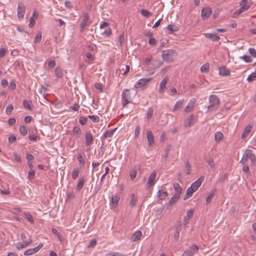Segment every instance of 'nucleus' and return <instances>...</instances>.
Returning a JSON list of instances; mask_svg holds the SVG:
<instances>
[{
    "mask_svg": "<svg viewBox=\"0 0 256 256\" xmlns=\"http://www.w3.org/2000/svg\"><path fill=\"white\" fill-rule=\"evenodd\" d=\"M195 118L193 114H191L189 118L185 121L184 126L188 127L192 126L194 122Z\"/></svg>",
    "mask_w": 256,
    "mask_h": 256,
    "instance_id": "6ab92c4d",
    "label": "nucleus"
},
{
    "mask_svg": "<svg viewBox=\"0 0 256 256\" xmlns=\"http://www.w3.org/2000/svg\"><path fill=\"white\" fill-rule=\"evenodd\" d=\"M164 209V208H160L156 210L155 216H156V218H158V217L162 215Z\"/></svg>",
    "mask_w": 256,
    "mask_h": 256,
    "instance_id": "a18cd8bd",
    "label": "nucleus"
},
{
    "mask_svg": "<svg viewBox=\"0 0 256 256\" xmlns=\"http://www.w3.org/2000/svg\"><path fill=\"white\" fill-rule=\"evenodd\" d=\"M137 175V170L135 168L132 169L130 172V176L131 180H133Z\"/></svg>",
    "mask_w": 256,
    "mask_h": 256,
    "instance_id": "e433bc0d",
    "label": "nucleus"
},
{
    "mask_svg": "<svg viewBox=\"0 0 256 256\" xmlns=\"http://www.w3.org/2000/svg\"><path fill=\"white\" fill-rule=\"evenodd\" d=\"M223 134L220 132H217L214 134V140L216 142H219L223 138Z\"/></svg>",
    "mask_w": 256,
    "mask_h": 256,
    "instance_id": "72a5a7b5",
    "label": "nucleus"
},
{
    "mask_svg": "<svg viewBox=\"0 0 256 256\" xmlns=\"http://www.w3.org/2000/svg\"><path fill=\"white\" fill-rule=\"evenodd\" d=\"M6 52V50L4 48H0V58L4 57Z\"/></svg>",
    "mask_w": 256,
    "mask_h": 256,
    "instance_id": "69168bd1",
    "label": "nucleus"
},
{
    "mask_svg": "<svg viewBox=\"0 0 256 256\" xmlns=\"http://www.w3.org/2000/svg\"><path fill=\"white\" fill-rule=\"evenodd\" d=\"M86 58L90 61H92L94 60V58L93 57L92 54L89 52L86 54Z\"/></svg>",
    "mask_w": 256,
    "mask_h": 256,
    "instance_id": "bf43d9fd",
    "label": "nucleus"
},
{
    "mask_svg": "<svg viewBox=\"0 0 256 256\" xmlns=\"http://www.w3.org/2000/svg\"><path fill=\"white\" fill-rule=\"evenodd\" d=\"M111 34H112V30L110 29V28H107L106 30H105L102 34V35L106 36H108Z\"/></svg>",
    "mask_w": 256,
    "mask_h": 256,
    "instance_id": "5fc2aeb1",
    "label": "nucleus"
},
{
    "mask_svg": "<svg viewBox=\"0 0 256 256\" xmlns=\"http://www.w3.org/2000/svg\"><path fill=\"white\" fill-rule=\"evenodd\" d=\"M20 132L22 136L26 135L28 133V130L26 126H20Z\"/></svg>",
    "mask_w": 256,
    "mask_h": 256,
    "instance_id": "a19ab883",
    "label": "nucleus"
},
{
    "mask_svg": "<svg viewBox=\"0 0 256 256\" xmlns=\"http://www.w3.org/2000/svg\"><path fill=\"white\" fill-rule=\"evenodd\" d=\"M90 18L87 14H84V17L80 26V31L82 32L84 28L89 24Z\"/></svg>",
    "mask_w": 256,
    "mask_h": 256,
    "instance_id": "1a4fd4ad",
    "label": "nucleus"
},
{
    "mask_svg": "<svg viewBox=\"0 0 256 256\" xmlns=\"http://www.w3.org/2000/svg\"><path fill=\"white\" fill-rule=\"evenodd\" d=\"M210 68V66L208 64H204L200 67V71L202 72L206 73L208 72Z\"/></svg>",
    "mask_w": 256,
    "mask_h": 256,
    "instance_id": "58836bf2",
    "label": "nucleus"
},
{
    "mask_svg": "<svg viewBox=\"0 0 256 256\" xmlns=\"http://www.w3.org/2000/svg\"><path fill=\"white\" fill-rule=\"evenodd\" d=\"M23 105L25 108H27L29 110H31L32 108L30 106V105L29 103V102L27 100H23Z\"/></svg>",
    "mask_w": 256,
    "mask_h": 256,
    "instance_id": "864d4df0",
    "label": "nucleus"
},
{
    "mask_svg": "<svg viewBox=\"0 0 256 256\" xmlns=\"http://www.w3.org/2000/svg\"><path fill=\"white\" fill-rule=\"evenodd\" d=\"M153 112H154V110H153V108H150L148 110H147V112H146V115H147V118L148 119H150V118L152 115H153Z\"/></svg>",
    "mask_w": 256,
    "mask_h": 256,
    "instance_id": "49530a36",
    "label": "nucleus"
},
{
    "mask_svg": "<svg viewBox=\"0 0 256 256\" xmlns=\"http://www.w3.org/2000/svg\"><path fill=\"white\" fill-rule=\"evenodd\" d=\"M116 128H114L111 130H106L104 134V137L105 138H111L113 136L114 132L116 130Z\"/></svg>",
    "mask_w": 256,
    "mask_h": 256,
    "instance_id": "cd10ccee",
    "label": "nucleus"
},
{
    "mask_svg": "<svg viewBox=\"0 0 256 256\" xmlns=\"http://www.w3.org/2000/svg\"><path fill=\"white\" fill-rule=\"evenodd\" d=\"M131 100L132 98L130 90L128 89L124 90L122 95V101L123 106H125L127 104H130Z\"/></svg>",
    "mask_w": 256,
    "mask_h": 256,
    "instance_id": "20e7f679",
    "label": "nucleus"
},
{
    "mask_svg": "<svg viewBox=\"0 0 256 256\" xmlns=\"http://www.w3.org/2000/svg\"><path fill=\"white\" fill-rule=\"evenodd\" d=\"M24 217L30 223H34V220L32 216L29 212H25L24 213Z\"/></svg>",
    "mask_w": 256,
    "mask_h": 256,
    "instance_id": "c85d7f7f",
    "label": "nucleus"
},
{
    "mask_svg": "<svg viewBox=\"0 0 256 256\" xmlns=\"http://www.w3.org/2000/svg\"><path fill=\"white\" fill-rule=\"evenodd\" d=\"M193 213H194L193 210L190 209L187 212L186 215V216H184V224H186L188 223V220L192 217V216L193 215Z\"/></svg>",
    "mask_w": 256,
    "mask_h": 256,
    "instance_id": "4be33fe9",
    "label": "nucleus"
},
{
    "mask_svg": "<svg viewBox=\"0 0 256 256\" xmlns=\"http://www.w3.org/2000/svg\"><path fill=\"white\" fill-rule=\"evenodd\" d=\"M26 160H28V162H31L34 158V156L32 154H26Z\"/></svg>",
    "mask_w": 256,
    "mask_h": 256,
    "instance_id": "e2e57ef3",
    "label": "nucleus"
},
{
    "mask_svg": "<svg viewBox=\"0 0 256 256\" xmlns=\"http://www.w3.org/2000/svg\"><path fill=\"white\" fill-rule=\"evenodd\" d=\"M80 164H82V166H84L85 164L84 160L82 154H78L77 158Z\"/></svg>",
    "mask_w": 256,
    "mask_h": 256,
    "instance_id": "79ce46f5",
    "label": "nucleus"
},
{
    "mask_svg": "<svg viewBox=\"0 0 256 256\" xmlns=\"http://www.w3.org/2000/svg\"><path fill=\"white\" fill-rule=\"evenodd\" d=\"M167 196H168L167 192L166 191H164L162 190H159L158 192V196L161 200L164 199L165 198H166Z\"/></svg>",
    "mask_w": 256,
    "mask_h": 256,
    "instance_id": "7c9ffc66",
    "label": "nucleus"
},
{
    "mask_svg": "<svg viewBox=\"0 0 256 256\" xmlns=\"http://www.w3.org/2000/svg\"><path fill=\"white\" fill-rule=\"evenodd\" d=\"M204 176H201L198 178L195 182H192L191 186L188 188L187 194H192L194 192H195L201 186L202 182L204 180Z\"/></svg>",
    "mask_w": 256,
    "mask_h": 256,
    "instance_id": "f03ea898",
    "label": "nucleus"
},
{
    "mask_svg": "<svg viewBox=\"0 0 256 256\" xmlns=\"http://www.w3.org/2000/svg\"><path fill=\"white\" fill-rule=\"evenodd\" d=\"M174 24H169L167 26V29L168 30V34H172L176 30L174 29Z\"/></svg>",
    "mask_w": 256,
    "mask_h": 256,
    "instance_id": "de8ad7c7",
    "label": "nucleus"
},
{
    "mask_svg": "<svg viewBox=\"0 0 256 256\" xmlns=\"http://www.w3.org/2000/svg\"><path fill=\"white\" fill-rule=\"evenodd\" d=\"M142 232L140 230L136 231L131 236L130 240L132 242H136L138 240L141 236H142Z\"/></svg>",
    "mask_w": 256,
    "mask_h": 256,
    "instance_id": "412c9836",
    "label": "nucleus"
},
{
    "mask_svg": "<svg viewBox=\"0 0 256 256\" xmlns=\"http://www.w3.org/2000/svg\"><path fill=\"white\" fill-rule=\"evenodd\" d=\"M156 176V170H153L148 178V180L146 184V188H148L154 184Z\"/></svg>",
    "mask_w": 256,
    "mask_h": 256,
    "instance_id": "6e6552de",
    "label": "nucleus"
},
{
    "mask_svg": "<svg viewBox=\"0 0 256 256\" xmlns=\"http://www.w3.org/2000/svg\"><path fill=\"white\" fill-rule=\"evenodd\" d=\"M32 240L31 238H29L28 241H24V242H18L16 247L18 249L20 250L26 247L28 244L32 242Z\"/></svg>",
    "mask_w": 256,
    "mask_h": 256,
    "instance_id": "f3484780",
    "label": "nucleus"
},
{
    "mask_svg": "<svg viewBox=\"0 0 256 256\" xmlns=\"http://www.w3.org/2000/svg\"><path fill=\"white\" fill-rule=\"evenodd\" d=\"M17 11L18 19L20 20H22L26 12V6L23 2H20L18 3Z\"/></svg>",
    "mask_w": 256,
    "mask_h": 256,
    "instance_id": "423d86ee",
    "label": "nucleus"
},
{
    "mask_svg": "<svg viewBox=\"0 0 256 256\" xmlns=\"http://www.w3.org/2000/svg\"><path fill=\"white\" fill-rule=\"evenodd\" d=\"M54 73L56 76L58 78H61L64 75L62 70L58 68H56L54 70Z\"/></svg>",
    "mask_w": 256,
    "mask_h": 256,
    "instance_id": "c9c22d12",
    "label": "nucleus"
},
{
    "mask_svg": "<svg viewBox=\"0 0 256 256\" xmlns=\"http://www.w3.org/2000/svg\"><path fill=\"white\" fill-rule=\"evenodd\" d=\"M198 248L196 245H192L184 252L182 256H192L198 252Z\"/></svg>",
    "mask_w": 256,
    "mask_h": 256,
    "instance_id": "0eeeda50",
    "label": "nucleus"
},
{
    "mask_svg": "<svg viewBox=\"0 0 256 256\" xmlns=\"http://www.w3.org/2000/svg\"><path fill=\"white\" fill-rule=\"evenodd\" d=\"M196 99L195 98H192L184 108V112H190L192 111L196 104Z\"/></svg>",
    "mask_w": 256,
    "mask_h": 256,
    "instance_id": "ddd939ff",
    "label": "nucleus"
},
{
    "mask_svg": "<svg viewBox=\"0 0 256 256\" xmlns=\"http://www.w3.org/2000/svg\"><path fill=\"white\" fill-rule=\"evenodd\" d=\"M186 174H189L190 172V171L191 168H190V164L188 161H186Z\"/></svg>",
    "mask_w": 256,
    "mask_h": 256,
    "instance_id": "680f3d73",
    "label": "nucleus"
},
{
    "mask_svg": "<svg viewBox=\"0 0 256 256\" xmlns=\"http://www.w3.org/2000/svg\"><path fill=\"white\" fill-rule=\"evenodd\" d=\"M206 161L208 165L211 168L214 170L215 168V164L212 157L210 156L207 158Z\"/></svg>",
    "mask_w": 256,
    "mask_h": 256,
    "instance_id": "bb28decb",
    "label": "nucleus"
},
{
    "mask_svg": "<svg viewBox=\"0 0 256 256\" xmlns=\"http://www.w3.org/2000/svg\"><path fill=\"white\" fill-rule=\"evenodd\" d=\"M88 121L87 118L84 116H81L79 120V123L82 125H84L86 124Z\"/></svg>",
    "mask_w": 256,
    "mask_h": 256,
    "instance_id": "3c124183",
    "label": "nucleus"
},
{
    "mask_svg": "<svg viewBox=\"0 0 256 256\" xmlns=\"http://www.w3.org/2000/svg\"><path fill=\"white\" fill-rule=\"evenodd\" d=\"M80 105L76 103H75L73 106H72L70 108L74 110V111H78L80 108Z\"/></svg>",
    "mask_w": 256,
    "mask_h": 256,
    "instance_id": "774afa93",
    "label": "nucleus"
},
{
    "mask_svg": "<svg viewBox=\"0 0 256 256\" xmlns=\"http://www.w3.org/2000/svg\"><path fill=\"white\" fill-rule=\"evenodd\" d=\"M140 12L143 16L146 18H148L152 15V14L150 12L145 9L141 10Z\"/></svg>",
    "mask_w": 256,
    "mask_h": 256,
    "instance_id": "473e14b6",
    "label": "nucleus"
},
{
    "mask_svg": "<svg viewBox=\"0 0 256 256\" xmlns=\"http://www.w3.org/2000/svg\"><path fill=\"white\" fill-rule=\"evenodd\" d=\"M204 35L206 38H210L214 42L218 41L220 39L219 36L214 34L205 33Z\"/></svg>",
    "mask_w": 256,
    "mask_h": 256,
    "instance_id": "aec40b11",
    "label": "nucleus"
},
{
    "mask_svg": "<svg viewBox=\"0 0 256 256\" xmlns=\"http://www.w3.org/2000/svg\"><path fill=\"white\" fill-rule=\"evenodd\" d=\"M174 53V50H164L162 52V58L164 60L168 61Z\"/></svg>",
    "mask_w": 256,
    "mask_h": 256,
    "instance_id": "9b49d317",
    "label": "nucleus"
},
{
    "mask_svg": "<svg viewBox=\"0 0 256 256\" xmlns=\"http://www.w3.org/2000/svg\"><path fill=\"white\" fill-rule=\"evenodd\" d=\"M120 44L122 46L124 42V34H121L118 39Z\"/></svg>",
    "mask_w": 256,
    "mask_h": 256,
    "instance_id": "8fccbe9b",
    "label": "nucleus"
},
{
    "mask_svg": "<svg viewBox=\"0 0 256 256\" xmlns=\"http://www.w3.org/2000/svg\"><path fill=\"white\" fill-rule=\"evenodd\" d=\"M80 172V170L79 169V168H74L72 170V179L76 180L78 178Z\"/></svg>",
    "mask_w": 256,
    "mask_h": 256,
    "instance_id": "f704fd0d",
    "label": "nucleus"
},
{
    "mask_svg": "<svg viewBox=\"0 0 256 256\" xmlns=\"http://www.w3.org/2000/svg\"><path fill=\"white\" fill-rule=\"evenodd\" d=\"M252 126L250 124L248 125V126H246L244 130V131L242 134V138H245L246 136H247L248 135L250 132V130L252 129Z\"/></svg>",
    "mask_w": 256,
    "mask_h": 256,
    "instance_id": "5701e85b",
    "label": "nucleus"
},
{
    "mask_svg": "<svg viewBox=\"0 0 256 256\" xmlns=\"http://www.w3.org/2000/svg\"><path fill=\"white\" fill-rule=\"evenodd\" d=\"M216 189H214L212 190L210 192V194H208V195L207 196V197L206 198V204H209L212 198H214V196L216 193Z\"/></svg>",
    "mask_w": 256,
    "mask_h": 256,
    "instance_id": "b1692460",
    "label": "nucleus"
},
{
    "mask_svg": "<svg viewBox=\"0 0 256 256\" xmlns=\"http://www.w3.org/2000/svg\"><path fill=\"white\" fill-rule=\"evenodd\" d=\"M248 160H250L252 164H254L256 162V156L253 152L250 150H246L240 161V163L242 164H245Z\"/></svg>",
    "mask_w": 256,
    "mask_h": 256,
    "instance_id": "f257e3e1",
    "label": "nucleus"
},
{
    "mask_svg": "<svg viewBox=\"0 0 256 256\" xmlns=\"http://www.w3.org/2000/svg\"><path fill=\"white\" fill-rule=\"evenodd\" d=\"M146 138L148 146L150 147L152 146L154 143V138L152 132L149 130H146Z\"/></svg>",
    "mask_w": 256,
    "mask_h": 256,
    "instance_id": "f8f14e48",
    "label": "nucleus"
},
{
    "mask_svg": "<svg viewBox=\"0 0 256 256\" xmlns=\"http://www.w3.org/2000/svg\"><path fill=\"white\" fill-rule=\"evenodd\" d=\"M84 139L86 145V146H90L92 145L94 140V138L90 132H87L85 133Z\"/></svg>",
    "mask_w": 256,
    "mask_h": 256,
    "instance_id": "4468645a",
    "label": "nucleus"
},
{
    "mask_svg": "<svg viewBox=\"0 0 256 256\" xmlns=\"http://www.w3.org/2000/svg\"><path fill=\"white\" fill-rule=\"evenodd\" d=\"M152 80L151 78H141L134 84V87L136 88H144L148 85Z\"/></svg>",
    "mask_w": 256,
    "mask_h": 256,
    "instance_id": "39448f33",
    "label": "nucleus"
},
{
    "mask_svg": "<svg viewBox=\"0 0 256 256\" xmlns=\"http://www.w3.org/2000/svg\"><path fill=\"white\" fill-rule=\"evenodd\" d=\"M119 200H120V198L118 195H117L116 194L112 195V196L111 202H110L111 206H112L114 208H116L118 204Z\"/></svg>",
    "mask_w": 256,
    "mask_h": 256,
    "instance_id": "a211bd4d",
    "label": "nucleus"
},
{
    "mask_svg": "<svg viewBox=\"0 0 256 256\" xmlns=\"http://www.w3.org/2000/svg\"><path fill=\"white\" fill-rule=\"evenodd\" d=\"M96 244V241L95 240H92L90 242L88 245V248H92L94 247Z\"/></svg>",
    "mask_w": 256,
    "mask_h": 256,
    "instance_id": "052dcab7",
    "label": "nucleus"
},
{
    "mask_svg": "<svg viewBox=\"0 0 256 256\" xmlns=\"http://www.w3.org/2000/svg\"><path fill=\"white\" fill-rule=\"evenodd\" d=\"M212 10L208 7L204 8L202 10L201 16L202 19L204 20L208 18L212 14Z\"/></svg>",
    "mask_w": 256,
    "mask_h": 256,
    "instance_id": "2eb2a0df",
    "label": "nucleus"
},
{
    "mask_svg": "<svg viewBox=\"0 0 256 256\" xmlns=\"http://www.w3.org/2000/svg\"><path fill=\"white\" fill-rule=\"evenodd\" d=\"M176 202V193L174 194L172 198L170 200L168 206H170L175 203Z\"/></svg>",
    "mask_w": 256,
    "mask_h": 256,
    "instance_id": "6e6d98bb",
    "label": "nucleus"
},
{
    "mask_svg": "<svg viewBox=\"0 0 256 256\" xmlns=\"http://www.w3.org/2000/svg\"><path fill=\"white\" fill-rule=\"evenodd\" d=\"M243 6L244 7V8L248 10L250 7V4L248 2V0H241V1L240 2V6L242 7Z\"/></svg>",
    "mask_w": 256,
    "mask_h": 256,
    "instance_id": "c756f323",
    "label": "nucleus"
},
{
    "mask_svg": "<svg viewBox=\"0 0 256 256\" xmlns=\"http://www.w3.org/2000/svg\"><path fill=\"white\" fill-rule=\"evenodd\" d=\"M41 40H42V34L40 32H39L36 35V36L34 40V43L39 42H40Z\"/></svg>",
    "mask_w": 256,
    "mask_h": 256,
    "instance_id": "603ef678",
    "label": "nucleus"
},
{
    "mask_svg": "<svg viewBox=\"0 0 256 256\" xmlns=\"http://www.w3.org/2000/svg\"><path fill=\"white\" fill-rule=\"evenodd\" d=\"M140 128L139 126H136V128L134 130V136L137 138L139 136L140 134Z\"/></svg>",
    "mask_w": 256,
    "mask_h": 256,
    "instance_id": "09e8293b",
    "label": "nucleus"
},
{
    "mask_svg": "<svg viewBox=\"0 0 256 256\" xmlns=\"http://www.w3.org/2000/svg\"><path fill=\"white\" fill-rule=\"evenodd\" d=\"M72 134L74 138L76 139H78L82 136V130L79 127L74 126L72 130Z\"/></svg>",
    "mask_w": 256,
    "mask_h": 256,
    "instance_id": "dca6fc26",
    "label": "nucleus"
},
{
    "mask_svg": "<svg viewBox=\"0 0 256 256\" xmlns=\"http://www.w3.org/2000/svg\"><path fill=\"white\" fill-rule=\"evenodd\" d=\"M210 105L208 107V111L215 110L218 108L220 100L216 95H211L209 98Z\"/></svg>",
    "mask_w": 256,
    "mask_h": 256,
    "instance_id": "7ed1b4c3",
    "label": "nucleus"
},
{
    "mask_svg": "<svg viewBox=\"0 0 256 256\" xmlns=\"http://www.w3.org/2000/svg\"><path fill=\"white\" fill-rule=\"evenodd\" d=\"M137 198L135 196L134 194H132L130 196V204L131 206H134L136 205L137 202Z\"/></svg>",
    "mask_w": 256,
    "mask_h": 256,
    "instance_id": "2f4dec72",
    "label": "nucleus"
},
{
    "mask_svg": "<svg viewBox=\"0 0 256 256\" xmlns=\"http://www.w3.org/2000/svg\"><path fill=\"white\" fill-rule=\"evenodd\" d=\"M34 176H35V172L34 170H32L28 172V177L30 180L34 178Z\"/></svg>",
    "mask_w": 256,
    "mask_h": 256,
    "instance_id": "0e129e2a",
    "label": "nucleus"
},
{
    "mask_svg": "<svg viewBox=\"0 0 256 256\" xmlns=\"http://www.w3.org/2000/svg\"><path fill=\"white\" fill-rule=\"evenodd\" d=\"M48 65L49 68H53L56 66L55 61L54 60L48 61Z\"/></svg>",
    "mask_w": 256,
    "mask_h": 256,
    "instance_id": "4d7b16f0",
    "label": "nucleus"
},
{
    "mask_svg": "<svg viewBox=\"0 0 256 256\" xmlns=\"http://www.w3.org/2000/svg\"><path fill=\"white\" fill-rule=\"evenodd\" d=\"M248 52L253 57L256 58V50L254 48H250L248 49Z\"/></svg>",
    "mask_w": 256,
    "mask_h": 256,
    "instance_id": "13d9d810",
    "label": "nucleus"
},
{
    "mask_svg": "<svg viewBox=\"0 0 256 256\" xmlns=\"http://www.w3.org/2000/svg\"><path fill=\"white\" fill-rule=\"evenodd\" d=\"M88 118L95 123L98 122L100 121L99 116L96 115L88 116Z\"/></svg>",
    "mask_w": 256,
    "mask_h": 256,
    "instance_id": "ea45409f",
    "label": "nucleus"
},
{
    "mask_svg": "<svg viewBox=\"0 0 256 256\" xmlns=\"http://www.w3.org/2000/svg\"><path fill=\"white\" fill-rule=\"evenodd\" d=\"M14 109L12 104H8L6 109V112L7 114H10Z\"/></svg>",
    "mask_w": 256,
    "mask_h": 256,
    "instance_id": "c03bdc74",
    "label": "nucleus"
},
{
    "mask_svg": "<svg viewBox=\"0 0 256 256\" xmlns=\"http://www.w3.org/2000/svg\"><path fill=\"white\" fill-rule=\"evenodd\" d=\"M36 24V22L33 18V16H31L30 18V24L29 26L32 28L34 26V25Z\"/></svg>",
    "mask_w": 256,
    "mask_h": 256,
    "instance_id": "338daca9",
    "label": "nucleus"
},
{
    "mask_svg": "<svg viewBox=\"0 0 256 256\" xmlns=\"http://www.w3.org/2000/svg\"><path fill=\"white\" fill-rule=\"evenodd\" d=\"M219 74L222 76H228L230 74V72L225 67H221L219 68Z\"/></svg>",
    "mask_w": 256,
    "mask_h": 256,
    "instance_id": "393cba45",
    "label": "nucleus"
},
{
    "mask_svg": "<svg viewBox=\"0 0 256 256\" xmlns=\"http://www.w3.org/2000/svg\"><path fill=\"white\" fill-rule=\"evenodd\" d=\"M84 182H85L84 178L83 177H80L79 178V180H78V185H77V186H76V190H81L83 186H84Z\"/></svg>",
    "mask_w": 256,
    "mask_h": 256,
    "instance_id": "a878e982",
    "label": "nucleus"
},
{
    "mask_svg": "<svg viewBox=\"0 0 256 256\" xmlns=\"http://www.w3.org/2000/svg\"><path fill=\"white\" fill-rule=\"evenodd\" d=\"M240 60H244L246 62H252L250 57L248 56L244 55L240 57Z\"/></svg>",
    "mask_w": 256,
    "mask_h": 256,
    "instance_id": "37998d69",
    "label": "nucleus"
},
{
    "mask_svg": "<svg viewBox=\"0 0 256 256\" xmlns=\"http://www.w3.org/2000/svg\"><path fill=\"white\" fill-rule=\"evenodd\" d=\"M168 76H165L161 81L160 84L159 88L158 90V92L160 94H163L166 90V84L168 83Z\"/></svg>",
    "mask_w": 256,
    "mask_h": 256,
    "instance_id": "9d476101",
    "label": "nucleus"
},
{
    "mask_svg": "<svg viewBox=\"0 0 256 256\" xmlns=\"http://www.w3.org/2000/svg\"><path fill=\"white\" fill-rule=\"evenodd\" d=\"M52 231L54 234L60 241L63 240V238L61 236L60 234L54 228H52Z\"/></svg>",
    "mask_w": 256,
    "mask_h": 256,
    "instance_id": "4c0bfd02",
    "label": "nucleus"
}]
</instances>
